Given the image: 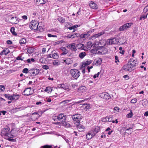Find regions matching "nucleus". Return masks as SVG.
Here are the masks:
<instances>
[{"label": "nucleus", "mask_w": 148, "mask_h": 148, "mask_svg": "<svg viewBox=\"0 0 148 148\" xmlns=\"http://www.w3.org/2000/svg\"><path fill=\"white\" fill-rule=\"evenodd\" d=\"M54 124L55 125H61H61L62 124V122H55Z\"/></svg>", "instance_id": "obj_63"}, {"label": "nucleus", "mask_w": 148, "mask_h": 148, "mask_svg": "<svg viewBox=\"0 0 148 148\" xmlns=\"http://www.w3.org/2000/svg\"><path fill=\"white\" fill-rule=\"evenodd\" d=\"M73 29H74L73 31V32H75V28L78 27H79V26L78 25H76L73 26Z\"/></svg>", "instance_id": "obj_55"}, {"label": "nucleus", "mask_w": 148, "mask_h": 148, "mask_svg": "<svg viewBox=\"0 0 148 148\" xmlns=\"http://www.w3.org/2000/svg\"><path fill=\"white\" fill-rule=\"evenodd\" d=\"M82 107L84 108V109L86 110L87 109H88L90 108V106L89 104H84L83 106Z\"/></svg>", "instance_id": "obj_30"}, {"label": "nucleus", "mask_w": 148, "mask_h": 148, "mask_svg": "<svg viewBox=\"0 0 148 148\" xmlns=\"http://www.w3.org/2000/svg\"><path fill=\"white\" fill-rule=\"evenodd\" d=\"M72 34H70L67 36V38H72Z\"/></svg>", "instance_id": "obj_57"}, {"label": "nucleus", "mask_w": 148, "mask_h": 148, "mask_svg": "<svg viewBox=\"0 0 148 148\" xmlns=\"http://www.w3.org/2000/svg\"><path fill=\"white\" fill-rule=\"evenodd\" d=\"M51 146H49L48 145H45L43 146H42L40 148H51Z\"/></svg>", "instance_id": "obj_51"}, {"label": "nucleus", "mask_w": 148, "mask_h": 148, "mask_svg": "<svg viewBox=\"0 0 148 148\" xmlns=\"http://www.w3.org/2000/svg\"><path fill=\"white\" fill-rule=\"evenodd\" d=\"M64 62L66 64H69L72 63L73 62V60L70 58H67L66 60L64 61Z\"/></svg>", "instance_id": "obj_21"}, {"label": "nucleus", "mask_w": 148, "mask_h": 148, "mask_svg": "<svg viewBox=\"0 0 148 148\" xmlns=\"http://www.w3.org/2000/svg\"><path fill=\"white\" fill-rule=\"evenodd\" d=\"M72 118L74 121H79L81 119V115L79 114H76L73 115L72 116Z\"/></svg>", "instance_id": "obj_10"}, {"label": "nucleus", "mask_w": 148, "mask_h": 148, "mask_svg": "<svg viewBox=\"0 0 148 148\" xmlns=\"http://www.w3.org/2000/svg\"><path fill=\"white\" fill-rule=\"evenodd\" d=\"M77 128L78 129V130L80 132H82L84 130V126L80 124L77 125Z\"/></svg>", "instance_id": "obj_20"}, {"label": "nucleus", "mask_w": 148, "mask_h": 148, "mask_svg": "<svg viewBox=\"0 0 148 148\" xmlns=\"http://www.w3.org/2000/svg\"><path fill=\"white\" fill-rule=\"evenodd\" d=\"M62 125L64 126L65 127H69L71 126L70 124L66 122V121H65L64 122H62Z\"/></svg>", "instance_id": "obj_26"}, {"label": "nucleus", "mask_w": 148, "mask_h": 148, "mask_svg": "<svg viewBox=\"0 0 148 148\" xmlns=\"http://www.w3.org/2000/svg\"><path fill=\"white\" fill-rule=\"evenodd\" d=\"M10 31L12 34L15 35H16L17 34L15 33V29L14 27H12L10 29Z\"/></svg>", "instance_id": "obj_37"}, {"label": "nucleus", "mask_w": 148, "mask_h": 148, "mask_svg": "<svg viewBox=\"0 0 148 148\" xmlns=\"http://www.w3.org/2000/svg\"><path fill=\"white\" fill-rule=\"evenodd\" d=\"M23 58H21V57L18 56L16 58V59L18 60H23Z\"/></svg>", "instance_id": "obj_62"}, {"label": "nucleus", "mask_w": 148, "mask_h": 148, "mask_svg": "<svg viewBox=\"0 0 148 148\" xmlns=\"http://www.w3.org/2000/svg\"><path fill=\"white\" fill-rule=\"evenodd\" d=\"M147 14L146 15H142L141 16L140 18V20H141L143 18L144 19L146 18L147 17Z\"/></svg>", "instance_id": "obj_54"}, {"label": "nucleus", "mask_w": 148, "mask_h": 148, "mask_svg": "<svg viewBox=\"0 0 148 148\" xmlns=\"http://www.w3.org/2000/svg\"><path fill=\"white\" fill-rule=\"evenodd\" d=\"M129 68L131 69V71L134 70V68L138 64V61L135 60L133 59H130L128 61L127 63Z\"/></svg>", "instance_id": "obj_1"}, {"label": "nucleus", "mask_w": 148, "mask_h": 148, "mask_svg": "<svg viewBox=\"0 0 148 148\" xmlns=\"http://www.w3.org/2000/svg\"><path fill=\"white\" fill-rule=\"evenodd\" d=\"M22 18L23 19L25 20H26L27 18V16L24 15L22 16Z\"/></svg>", "instance_id": "obj_64"}, {"label": "nucleus", "mask_w": 148, "mask_h": 148, "mask_svg": "<svg viewBox=\"0 0 148 148\" xmlns=\"http://www.w3.org/2000/svg\"><path fill=\"white\" fill-rule=\"evenodd\" d=\"M38 23L37 21L33 20L31 22L30 26H31L32 29L36 30V29H38Z\"/></svg>", "instance_id": "obj_4"}, {"label": "nucleus", "mask_w": 148, "mask_h": 148, "mask_svg": "<svg viewBox=\"0 0 148 148\" xmlns=\"http://www.w3.org/2000/svg\"><path fill=\"white\" fill-rule=\"evenodd\" d=\"M70 73L72 77L75 79H77L80 75V72L76 69H71L70 70Z\"/></svg>", "instance_id": "obj_2"}, {"label": "nucleus", "mask_w": 148, "mask_h": 148, "mask_svg": "<svg viewBox=\"0 0 148 148\" xmlns=\"http://www.w3.org/2000/svg\"><path fill=\"white\" fill-rule=\"evenodd\" d=\"M36 3L38 5L44 4L46 2L47 0H34Z\"/></svg>", "instance_id": "obj_14"}, {"label": "nucleus", "mask_w": 148, "mask_h": 148, "mask_svg": "<svg viewBox=\"0 0 148 148\" xmlns=\"http://www.w3.org/2000/svg\"><path fill=\"white\" fill-rule=\"evenodd\" d=\"M22 72L25 73H29V70L27 68H25L23 69L22 71Z\"/></svg>", "instance_id": "obj_40"}, {"label": "nucleus", "mask_w": 148, "mask_h": 148, "mask_svg": "<svg viewBox=\"0 0 148 148\" xmlns=\"http://www.w3.org/2000/svg\"><path fill=\"white\" fill-rule=\"evenodd\" d=\"M9 100H13V95H10L8 98Z\"/></svg>", "instance_id": "obj_49"}, {"label": "nucleus", "mask_w": 148, "mask_h": 148, "mask_svg": "<svg viewBox=\"0 0 148 148\" xmlns=\"http://www.w3.org/2000/svg\"><path fill=\"white\" fill-rule=\"evenodd\" d=\"M86 54L85 52H82L80 53L79 54V57L81 59L83 58L86 55Z\"/></svg>", "instance_id": "obj_24"}, {"label": "nucleus", "mask_w": 148, "mask_h": 148, "mask_svg": "<svg viewBox=\"0 0 148 148\" xmlns=\"http://www.w3.org/2000/svg\"><path fill=\"white\" fill-rule=\"evenodd\" d=\"M137 101V99L136 98L133 99L131 100V102L133 103H134Z\"/></svg>", "instance_id": "obj_47"}, {"label": "nucleus", "mask_w": 148, "mask_h": 148, "mask_svg": "<svg viewBox=\"0 0 148 148\" xmlns=\"http://www.w3.org/2000/svg\"><path fill=\"white\" fill-rule=\"evenodd\" d=\"M100 129L99 127L97 126L93 127L91 131L92 132L94 135H95L99 131Z\"/></svg>", "instance_id": "obj_11"}, {"label": "nucleus", "mask_w": 148, "mask_h": 148, "mask_svg": "<svg viewBox=\"0 0 148 148\" xmlns=\"http://www.w3.org/2000/svg\"><path fill=\"white\" fill-rule=\"evenodd\" d=\"M36 30L41 32L43 31V29L41 27L39 26V27H38V29H36Z\"/></svg>", "instance_id": "obj_50"}, {"label": "nucleus", "mask_w": 148, "mask_h": 148, "mask_svg": "<svg viewBox=\"0 0 148 148\" xmlns=\"http://www.w3.org/2000/svg\"><path fill=\"white\" fill-rule=\"evenodd\" d=\"M90 7L93 9H97L98 7L97 5L93 1H91L89 4Z\"/></svg>", "instance_id": "obj_15"}, {"label": "nucleus", "mask_w": 148, "mask_h": 148, "mask_svg": "<svg viewBox=\"0 0 148 148\" xmlns=\"http://www.w3.org/2000/svg\"><path fill=\"white\" fill-rule=\"evenodd\" d=\"M114 111H116L117 112H119V110L118 107H116L114 108Z\"/></svg>", "instance_id": "obj_61"}, {"label": "nucleus", "mask_w": 148, "mask_h": 148, "mask_svg": "<svg viewBox=\"0 0 148 148\" xmlns=\"http://www.w3.org/2000/svg\"><path fill=\"white\" fill-rule=\"evenodd\" d=\"M10 52V51L8 49H5L3 50L1 53H0V55H6L8 54Z\"/></svg>", "instance_id": "obj_16"}, {"label": "nucleus", "mask_w": 148, "mask_h": 148, "mask_svg": "<svg viewBox=\"0 0 148 148\" xmlns=\"http://www.w3.org/2000/svg\"><path fill=\"white\" fill-rule=\"evenodd\" d=\"M132 25V23H126L121 26L119 28V30L120 31L125 30L130 27Z\"/></svg>", "instance_id": "obj_5"}, {"label": "nucleus", "mask_w": 148, "mask_h": 148, "mask_svg": "<svg viewBox=\"0 0 148 148\" xmlns=\"http://www.w3.org/2000/svg\"><path fill=\"white\" fill-rule=\"evenodd\" d=\"M144 11L147 12L148 11V5L145 7L144 9Z\"/></svg>", "instance_id": "obj_59"}, {"label": "nucleus", "mask_w": 148, "mask_h": 148, "mask_svg": "<svg viewBox=\"0 0 148 148\" xmlns=\"http://www.w3.org/2000/svg\"><path fill=\"white\" fill-rule=\"evenodd\" d=\"M27 52L30 54L32 53L34 51V49L33 48H29L27 49Z\"/></svg>", "instance_id": "obj_28"}, {"label": "nucleus", "mask_w": 148, "mask_h": 148, "mask_svg": "<svg viewBox=\"0 0 148 148\" xmlns=\"http://www.w3.org/2000/svg\"><path fill=\"white\" fill-rule=\"evenodd\" d=\"M18 130L17 131L16 130H12L11 132L12 133H13L14 132V135H13L12 136H14V137L17 136L18 135Z\"/></svg>", "instance_id": "obj_33"}, {"label": "nucleus", "mask_w": 148, "mask_h": 148, "mask_svg": "<svg viewBox=\"0 0 148 148\" xmlns=\"http://www.w3.org/2000/svg\"><path fill=\"white\" fill-rule=\"evenodd\" d=\"M110 98L111 97L109 94L108 93H106L103 99H108Z\"/></svg>", "instance_id": "obj_36"}, {"label": "nucleus", "mask_w": 148, "mask_h": 148, "mask_svg": "<svg viewBox=\"0 0 148 148\" xmlns=\"http://www.w3.org/2000/svg\"><path fill=\"white\" fill-rule=\"evenodd\" d=\"M80 36V34L79 33H77L76 34H72V38L79 36Z\"/></svg>", "instance_id": "obj_42"}, {"label": "nucleus", "mask_w": 148, "mask_h": 148, "mask_svg": "<svg viewBox=\"0 0 148 148\" xmlns=\"http://www.w3.org/2000/svg\"><path fill=\"white\" fill-rule=\"evenodd\" d=\"M95 136V135H94L92 132L91 131L90 133H88V134L86 135V136L87 139L89 140H90L93 136Z\"/></svg>", "instance_id": "obj_17"}, {"label": "nucleus", "mask_w": 148, "mask_h": 148, "mask_svg": "<svg viewBox=\"0 0 148 148\" xmlns=\"http://www.w3.org/2000/svg\"><path fill=\"white\" fill-rule=\"evenodd\" d=\"M61 49L63 51V52L61 54V55H66L68 53V51L67 50L65 47H62Z\"/></svg>", "instance_id": "obj_22"}, {"label": "nucleus", "mask_w": 148, "mask_h": 148, "mask_svg": "<svg viewBox=\"0 0 148 148\" xmlns=\"http://www.w3.org/2000/svg\"><path fill=\"white\" fill-rule=\"evenodd\" d=\"M76 48L78 49H82L84 50V47H83L84 45L81 43H79L76 44Z\"/></svg>", "instance_id": "obj_23"}, {"label": "nucleus", "mask_w": 148, "mask_h": 148, "mask_svg": "<svg viewBox=\"0 0 148 148\" xmlns=\"http://www.w3.org/2000/svg\"><path fill=\"white\" fill-rule=\"evenodd\" d=\"M10 22L14 24H17L18 22V18L16 17H12L10 19Z\"/></svg>", "instance_id": "obj_13"}, {"label": "nucleus", "mask_w": 148, "mask_h": 148, "mask_svg": "<svg viewBox=\"0 0 148 148\" xmlns=\"http://www.w3.org/2000/svg\"><path fill=\"white\" fill-rule=\"evenodd\" d=\"M42 68L43 69L45 70H47L49 69V66L46 65H42Z\"/></svg>", "instance_id": "obj_46"}, {"label": "nucleus", "mask_w": 148, "mask_h": 148, "mask_svg": "<svg viewBox=\"0 0 148 148\" xmlns=\"http://www.w3.org/2000/svg\"><path fill=\"white\" fill-rule=\"evenodd\" d=\"M92 62L91 60H87L84 63H83L82 65V67H84L90 64Z\"/></svg>", "instance_id": "obj_19"}, {"label": "nucleus", "mask_w": 148, "mask_h": 148, "mask_svg": "<svg viewBox=\"0 0 148 148\" xmlns=\"http://www.w3.org/2000/svg\"><path fill=\"white\" fill-rule=\"evenodd\" d=\"M58 121H61L62 122H64L66 120V115H65L63 114H60L57 115Z\"/></svg>", "instance_id": "obj_9"}, {"label": "nucleus", "mask_w": 148, "mask_h": 148, "mask_svg": "<svg viewBox=\"0 0 148 148\" xmlns=\"http://www.w3.org/2000/svg\"><path fill=\"white\" fill-rule=\"evenodd\" d=\"M6 42L9 45H11L12 43V42L10 40H8Z\"/></svg>", "instance_id": "obj_58"}, {"label": "nucleus", "mask_w": 148, "mask_h": 148, "mask_svg": "<svg viewBox=\"0 0 148 148\" xmlns=\"http://www.w3.org/2000/svg\"><path fill=\"white\" fill-rule=\"evenodd\" d=\"M52 119L54 121H58V119L57 115L53 116L52 117Z\"/></svg>", "instance_id": "obj_41"}, {"label": "nucleus", "mask_w": 148, "mask_h": 148, "mask_svg": "<svg viewBox=\"0 0 148 148\" xmlns=\"http://www.w3.org/2000/svg\"><path fill=\"white\" fill-rule=\"evenodd\" d=\"M26 42V40L25 38H22L19 41V43L21 44H25Z\"/></svg>", "instance_id": "obj_29"}, {"label": "nucleus", "mask_w": 148, "mask_h": 148, "mask_svg": "<svg viewBox=\"0 0 148 148\" xmlns=\"http://www.w3.org/2000/svg\"><path fill=\"white\" fill-rule=\"evenodd\" d=\"M47 36L49 37H57V36L56 35H52L50 34H48Z\"/></svg>", "instance_id": "obj_52"}, {"label": "nucleus", "mask_w": 148, "mask_h": 148, "mask_svg": "<svg viewBox=\"0 0 148 148\" xmlns=\"http://www.w3.org/2000/svg\"><path fill=\"white\" fill-rule=\"evenodd\" d=\"M132 128L131 127H129L128 129H127L125 131V132L126 133H127L128 134H131L132 131Z\"/></svg>", "instance_id": "obj_31"}, {"label": "nucleus", "mask_w": 148, "mask_h": 148, "mask_svg": "<svg viewBox=\"0 0 148 148\" xmlns=\"http://www.w3.org/2000/svg\"><path fill=\"white\" fill-rule=\"evenodd\" d=\"M104 32H101L98 33L97 34L98 36L99 37L101 36V35H103V34H104Z\"/></svg>", "instance_id": "obj_56"}, {"label": "nucleus", "mask_w": 148, "mask_h": 148, "mask_svg": "<svg viewBox=\"0 0 148 148\" xmlns=\"http://www.w3.org/2000/svg\"><path fill=\"white\" fill-rule=\"evenodd\" d=\"M5 89V86L3 85H0V92H3Z\"/></svg>", "instance_id": "obj_35"}, {"label": "nucleus", "mask_w": 148, "mask_h": 148, "mask_svg": "<svg viewBox=\"0 0 148 148\" xmlns=\"http://www.w3.org/2000/svg\"><path fill=\"white\" fill-rule=\"evenodd\" d=\"M39 70L38 69H33L29 70V73L32 76H35L38 74Z\"/></svg>", "instance_id": "obj_6"}, {"label": "nucleus", "mask_w": 148, "mask_h": 148, "mask_svg": "<svg viewBox=\"0 0 148 148\" xmlns=\"http://www.w3.org/2000/svg\"><path fill=\"white\" fill-rule=\"evenodd\" d=\"M13 100H17L19 98L20 96L18 95L14 94L13 95Z\"/></svg>", "instance_id": "obj_34"}, {"label": "nucleus", "mask_w": 148, "mask_h": 148, "mask_svg": "<svg viewBox=\"0 0 148 148\" xmlns=\"http://www.w3.org/2000/svg\"><path fill=\"white\" fill-rule=\"evenodd\" d=\"M115 60H116L115 61V62H117V61L118 62H119V60H118V57L117 56H115Z\"/></svg>", "instance_id": "obj_60"}, {"label": "nucleus", "mask_w": 148, "mask_h": 148, "mask_svg": "<svg viewBox=\"0 0 148 148\" xmlns=\"http://www.w3.org/2000/svg\"><path fill=\"white\" fill-rule=\"evenodd\" d=\"M45 60L44 58H42L40 59L39 61L42 63H44L45 62Z\"/></svg>", "instance_id": "obj_43"}, {"label": "nucleus", "mask_w": 148, "mask_h": 148, "mask_svg": "<svg viewBox=\"0 0 148 148\" xmlns=\"http://www.w3.org/2000/svg\"><path fill=\"white\" fill-rule=\"evenodd\" d=\"M113 117L112 116H110L109 117H108V119L109 120V121H108V122H111L113 119Z\"/></svg>", "instance_id": "obj_53"}, {"label": "nucleus", "mask_w": 148, "mask_h": 148, "mask_svg": "<svg viewBox=\"0 0 148 148\" xmlns=\"http://www.w3.org/2000/svg\"><path fill=\"white\" fill-rule=\"evenodd\" d=\"M94 29H92L89 31L87 33L82 34L80 36V37L81 38H86L90 36V34L93 32Z\"/></svg>", "instance_id": "obj_8"}, {"label": "nucleus", "mask_w": 148, "mask_h": 148, "mask_svg": "<svg viewBox=\"0 0 148 148\" xmlns=\"http://www.w3.org/2000/svg\"><path fill=\"white\" fill-rule=\"evenodd\" d=\"M59 56L56 53H54L52 55V58L54 59H57L58 58Z\"/></svg>", "instance_id": "obj_38"}, {"label": "nucleus", "mask_w": 148, "mask_h": 148, "mask_svg": "<svg viewBox=\"0 0 148 148\" xmlns=\"http://www.w3.org/2000/svg\"><path fill=\"white\" fill-rule=\"evenodd\" d=\"M52 90V89L51 87H47V88L46 89H45V91L49 92L51 91Z\"/></svg>", "instance_id": "obj_48"}, {"label": "nucleus", "mask_w": 148, "mask_h": 148, "mask_svg": "<svg viewBox=\"0 0 148 148\" xmlns=\"http://www.w3.org/2000/svg\"><path fill=\"white\" fill-rule=\"evenodd\" d=\"M91 41H89L87 42V47L88 48H90L93 45Z\"/></svg>", "instance_id": "obj_32"}, {"label": "nucleus", "mask_w": 148, "mask_h": 148, "mask_svg": "<svg viewBox=\"0 0 148 148\" xmlns=\"http://www.w3.org/2000/svg\"><path fill=\"white\" fill-rule=\"evenodd\" d=\"M86 87L84 86H81L79 88V92H83L85 91Z\"/></svg>", "instance_id": "obj_27"}, {"label": "nucleus", "mask_w": 148, "mask_h": 148, "mask_svg": "<svg viewBox=\"0 0 148 148\" xmlns=\"http://www.w3.org/2000/svg\"><path fill=\"white\" fill-rule=\"evenodd\" d=\"M1 134L2 136H4L9 137V135H10V128L8 127H7L3 129Z\"/></svg>", "instance_id": "obj_3"}, {"label": "nucleus", "mask_w": 148, "mask_h": 148, "mask_svg": "<svg viewBox=\"0 0 148 148\" xmlns=\"http://www.w3.org/2000/svg\"><path fill=\"white\" fill-rule=\"evenodd\" d=\"M23 92H25V93L23 94V95L26 96H29L30 95H32V92L31 90L29 89V88H27L25 89Z\"/></svg>", "instance_id": "obj_12"}, {"label": "nucleus", "mask_w": 148, "mask_h": 148, "mask_svg": "<svg viewBox=\"0 0 148 148\" xmlns=\"http://www.w3.org/2000/svg\"><path fill=\"white\" fill-rule=\"evenodd\" d=\"M102 59L101 58H99V59L96 61V63L95 64H96V63H97V65H100L101 64V62H102Z\"/></svg>", "instance_id": "obj_39"}, {"label": "nucleus", "mask_w": 148, "mask_h": 148, "mask_svg": "<svg viewBox=\"0 0 148 148\" xmlns=\"http://www.w3.org/2000/svg\"><path fill=\"white\" fill-rule=\"evenodd\" d=\"M123 69L125 70V71H131V69L129 68V66L128 64H127V66L124 65L123 67Z\"/></svg>", "instance_id": "obj_25"}, {"label": "nucleus", "mask_w": 148, "mask_h": 148, "mask_svg": "<svg viewBox=\"0 0 148 148\" xmlns=\"http://www.w3.org/2000/svg\"><path fill=\"white\" fill-rule=\"evenodd\" d=\"M116 40H118V39H116L115 38H113L112 39H111L109 40V44L110 45L116 44Z\"/></svg>", "instance_id": "obj_18"}, {"label": "nucleus", "mask_w": 148, "mask_h": 148, "mask_svg": "<svg viewBox=\"0 0 148 148\" xmlns=\"http://www.w3.org/2000/svg\"><path fill=\"white\" fill-rule=\"evenodd\" d=\"M106 93L103 92L99 94V96L102 98L104 99Z\"/></svg>", "instance_id": "obj_44"}, {"label": "nucleus", "mask_w": 148, "mask_h": 148, "mask_svg": "<svg viewBox=\"0 0 148 148\" xmlns=\"http://www.w3.org/2000/svg\"><path fill=\"white\" fill-rule=\"evenodd\" d=\"M133 116V113L131 111V112L130 113H129L128 114H127V117L128 118H131Z\"/></svg>", "instance_id": "obj_45"}, {"label": "nucleus", "mask_w": 148, "mask_h": 148, "mask_svg": "<svg viewBox=\"0 0 148 148\" xmlns=\"http://www.w3.org/2000/svg\"><path fill=\"white\" fill-rule=\"evenodd\" d=\"M67 47L68 49H70L72 51L76 52L77 50L76 44L74 43L68 45Z\"/></svg>", "instance_id": "obj_7"}]
</instances>
